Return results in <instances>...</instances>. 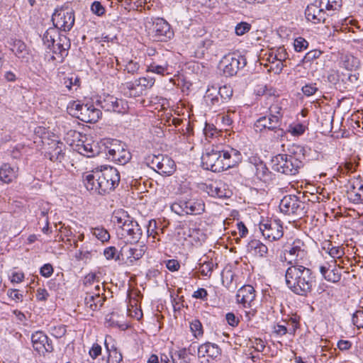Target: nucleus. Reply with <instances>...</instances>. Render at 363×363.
<instances>
[{"label": "nucleus", "instance_id": "1", "mask_svg": "<svg viewBox=\"0 0 363 363\" xmlns=\"http://www.w3.org/2000/svg\"><path fill=\"white\" fill-rule=\"evenodd\" d=\"M242 160L240 152L233 148L220 150L218 147L206 151L201 157L203 169L220 172L232 168Z\"/></svg>", "mask_w": 363, "mask_h": 363}, {"label": "nucleus", "instance_id": "2", "mask_svg": "<svg viewBox=\"0 0 363 363\" xmlns=\"http://www.w3.org/2000/svg\"><path fill=\"white\" fill-rule=\"evenodd\" d=\"M286 284L295 294L308 296L315 282V276L309 268L301 264L291 265L285 274Z\"/></svg>", "mask_w": 363, "mask_h": 363}, {"label": "nucleus", "instance_id": "3", "mask_svg": "<svg viewBox=\"0 0 363 363\" xmlns=\"http://www.w3.org/2000/svg\"><path fill=\"white\" fill-rule=\"evenodd\" d=\"M271 163L272 169L274 171L286 175H296L303 166L301 158L282 154H278L273 157Z\"/></svg>", "mask_w": 363, "mask_h": 363}, {"label": "nucleus", "instance_id": "4", "mask_svg": "<svg viewBox=\"0 0 363 363\" xmlns=\"http://www.w3.org/2000/svg\"><path fill=\"white\" fill-rule=\"evenodd\" d=\"M68 108L72 115L84 123H96L102 115L101 111L92 104L73 101Z\"/></svg>", "mask_w": 363, "mask_h": 363}, {"label": "nucleus", "instance_id": "5", "mask_svg": "<svg viewBox=\"0 0 363 363\" xmlns=\"http://www.w3.org/2000/svg\"><path fill=\"white\" fill-rule=\"evenodd\" d=\"M98 178L99 195H104L115 189L120 182L118 171L111 167H104L103 169H98Z\"/></svg>", "mask_w": 363, "mask_h": 363}, {"label": "nucleus", "instance_id": "6", "mask_svg": "<svg viewBox=\"0 0 363 363\" xmlns=\"http://www.w3.org/2000/svg\"><path fill=\"white\" fill-rule=\"evenodd\" d=\"M281 122L277 116L266 115L259 117L254 123L256 132L263 133L267 131L273 132V138L276 140L281 139L286 134L284 130L281 128Z\"/></svg>", "mask_w": 363, "mask_h": 363}, {"label": "nucleus", "instance_id": "7", "mask_svg": "<svg viewBox=\"0 0 363 363\" xmlns=\"http://www.w3.org/2000/svg\"><path fill=\"white\" fill-rule=\"evenodd\" d=\"M171 209L179 216L201 215L205 211V203L201 199H179L172 204Z\"/></svg>", "mask_w": 363, "mask_h": 363}, {"label": "nucleus", "instance_id": "8", "mask_svg": "<svg viewBox=\"0 0 363 363\" xmlns=\"http://www.w3.org/2000/svg\"><path fill=\"white\" fill-rule=\"evenodd\" d=\"M280 211L295 218H301L307 213L306 204L295 195L285 196L279 203Z\"/></svg>", "mask_w": 363, "mask_h": 363}, {"label": "nucleus", "instance_id": "9", "mask_svg": "<svg viewBox=\"0 0 363 363\" xmlns=\"http://www.w3.org/2000/svg\"><path fill=\"white\" fill-rule=\"evenodd\" d=\"M74 11L67 6L56 9L52 16L54 27L65 32L72 29L74 24Z\"/></svg>", "mask_w": 363, "mask_h": 363}, {"label": "nucleus", "instance_id": "10", "mask_svg": "<svg viewBox=\"0 0 363 363\" xmlns=\"http://www.w3.org/2000/svg\"><path fill=\"white\" fill-rule=\"evenodd\" d=\"M246 65L247 60L245 57L235 53L224 56L220 62V66L226 77L235 75L238 70L243 68Z\"/></svg>", "mask_w": 363, "mask_h": 363}, {"label": "nucleus", "instance_id": "11", "mask_svg": "<svg viewBox=\"0 0 363 363\" xmlns=\"http://www.w3.org/2000/svg\"><path fill=\"white\" fill-rule=\"evenodd\" d=\"M150 30V35L154 40L156 41L165 42L171 39L174 35L170 25L162 18L155 19Z\"/></svg>", "mask_w": 363, "mask_h": 363}, {"label": "nucleus", "instance_id": "12", "mask_svg": "<svg viewBox=\"0 0 363 363\" xmlns=\"http://www.w3.org/2000/svg\"><path fill=\"white\" fill-rule=\"evenodd\" d=\"M259 229L265 239L271 242L279 240L284 235L283 227L277 220H267L261 222Z\"/></svg>", "mask_w": 363, "mask_h": 363}, {"label": "nucleus", "instance_id": "13", "mask_svg": "<svg viewBox=\"0 0 363 363\" xmlns=\"http://www.w3.org/2000/svg\"><path fill=\"white\" fill-rule=\"evenodd\" d=\"M285 259H289V263L294 265L298 263L306 257L307 252L304 249V243L301 240H296L291 245L285 247Z\"/></svg>", "mask_w": 363, "mask_h": 363}, {"label": "nucleus", "instance_id": "14", "mask_svg": "<svg viewBox=\"0 0 363 363\" xmlns=\"http://www.w3.org/2000/svg\"><path fill=\"white\" fill-rule=\"evenodd\" d=\"M122 238L126 239L131 244L138 243L143 235V230L136 220L133 218L118 232Z\"/></svg>", "mask_w": 363, "mask_h": 363}, {"label": "nucleus", "instance_id": "15", "mask_svg": "<svg viewBox=\"0 0 363 363\" xmlns=\"http://www.w3.org/2000/svg\"><path fill=\"white\" fill-rule=\"evenodd\" d=\"M323 7V6L319 0H315L314 3L308 5L305 10L307 20L313 23H324L328 14Z\"/></svg>", "mask_w": 363, "mask_h": 363}, {"label": "nucleus", "instance_id": "16", "mask_svg": "<svg viewBox=\"0 0 363 363\" xmlns=\"http://www.w3.org/2000/svg\"><path fill=\"white\" fill-rule=\"evenodd\" d=\"M33 347L39 354L52 352L53 345L52 341L42 331H36L31 335Z\"/></svg>", "mask_w": 363, "mask_h": 363}, {"label": "nucleus", "instance_id": "17", "mask_svg": "<svg viewBox=\"0 0 363 363\" xmlns=\"http://www.w3.org/2000/svg\"><path fill=\"white\" fill-rule=\"evenodd\" d=\"M155 82L152 77H140L134 82H126L125 87L129 90L130 96H137L143 94L144 90L151 88Z\"/></svg>", "mask_w": 363, "mask_h": 363}, {"label": "nucleus", "instance_id": "18", "mask_svg": "<svg viewBox=\"0 0 363 363\" xmlns=\"http://www.w3.org/2000/svg\"><path fill=\"white\" fill-rule=\"evenodd\" d=\"M124 101L113 95H104L96 100V104L106 111L121 113L125 111Z\"/></svg>", "mask_w": 363, "mask_h": 363}, {"label": "nucleus", "instance_id": "19", "mask_svg": "<svg viewBox=\"0 0 363 363\" xmlns=\"http://www.w3.org/2000/svg\"><path fill=\"white\" fill-rule=\"evenodd\" d=\"M107 155L109 159L122 165L128 162L131 158L130 152L125 149L121 144L118 143V141L111 144V146L108 147Z\"/></svg>", "mask_w": 363, "mask_h": 363}, {"label": "nucleus", "instance_id": "20", "mask_svg": "<svg viewBox=\"0 0 363 363\" xmlns=\"http://www.w3.org/2000/svg\"><path fill=\"white\" fill-rule=\"evenodd\" d=\"M205 191L210 196L220 199L230 198L232 195L231 190L221 180L212 181L209 184H206Z\"/></svg>", "mask_w": 363, "mask_h": 363}, {"label": "nucleus", "instance_id": "21", "mask_svg": "<svg viewBox=\"0 0 363 363\" xmlns=\"http://www.w3.org/2000/svg\"><path fill=\"white\" fill-rule=\"evenodd\" d=\"M135 244L133 247H123L121 250L122 258L123 259V257L125 256L130 263L140 259L146 251V246L145 245Z\"/></svg>", "mask_w": 363, "mask_h": 363}, {"label": "nucleus", "instance_id": "22", "mask_svg": "<svg viewBox=\"0 0 363 363\" xmlns=\"http://www.w3.org/2000/svg\"><path fill=\"white\" fill-rule=\"evenodd\" d=\"M70 48L69 39L63 34H60L54 43V46H51V49L54 54L58 55L61 58V61L68 54V50Z\"/></svg>", "mask_w": 363, "mask_h": 363}, {"label": "nucleus", "instance_id": "23", "mask_svg": "<svg viewBox=\"0 0 363 363\" xmlns=\"http://www.w3.org/2000/svg\"><path fill=\"white\" fill-rule=\"evenodd\" d=\"M255 298V291L251 285H245L237 292L236 300L243 304L244 307L251 306V303Z\"/></svg>", "mask_w": 363, "mask_h": 363}, {"label": "nucleus", "instance_id": "24", "mask_svg": "<svg viewBox=\"0 0 363 363\" xmlns=\"http://www.w3.org/2000/svg\"><path fill=\"white\" fill-rule=\"evenodd\" d=\"M105 299L106 298L101 296L99 293L87 292L84 297V304L89 311H96L101 308Z\"/></svg>", "mask_w": 363, "mask_h": 363}, {"label": "nucleus", "instance_id": "25", "mask_svg": "<svg viewBox=\"0 0 363 363\" xmlns=\"http://www.w3.org/2000/svg\"><path fill=\"white\" fill-rule=\"evenodd\" d=\"M221 354L220 347L214 343L207 342L201 345L198 348L199 357H211L213 359H216Z\"/></svg>", "mask_w": 363, "mask_h": 363}, {"label": "nucleus", "instance_id": "26", "mask_svg": "<svg viewBox=\"0 0 363 363\" xmlns=\"http://www.w3.org/2000/svg\"><path fill=\"white\" fill-rule=\"evenodd\" d=\"M65 145L60 141H55L50 147V150L46 152V157L52 161L61 162L65 158L64 150Z\"/></svg>", "mask_w": 363, "mask_h": 363}, {"label": "nucleus", "instance_id": "27", "mask_svg": "<svg viewBox=\"0 0 363 363\" xmlns=\"http://www.w3.org/2000/svg\"><path fill=\"white\" fill-rule=\"evenodd\" d=\"M18 169L17 167L9 163L4 164L0 168V180L6 184L11 183L17 177Z\"/></svg>", "mask_w": 363, "mask_h": 363}, {"label": "nucleus", "instance_id": "28", "mask_svg": "<svg viewBox=\"0 0 363 363\" xmlns=\"http://www.w3.org/2000/svg\"><path fill=\"white\" fill-rule=\"evenodd\" d=\"M84 184L86 189L94 194H98V184L99 181L98 180V169L92 171L91 173H88L84 175Z\"/></svg>", "mask_w": 363, "mask_h": 363}, {"label": "nucleus", "instance_id": "29", "mask_svg": "<svg viewBox=\"0 0 363 363\" xmlns=\"http://www.w3.org/2000/svg\"><path fill=\"white\" fill-rule=\"evenodd\" d=\"M248 252L260 257H266L268 247L258 240H252L247 245Z\"/></svg>", "mask_w": 363, "mask_h": 363}, {"label": "nucleus", "instance_id": "30", "mask_svg": "<svg viewBox=\"0 0 363 363\" xmlns=\"http://www.w3.org/2000/svg\"><path fill=\"white\" fill-rule=\"evenodd\" d=\"M169 65L168 62L163 60H155L147 66V72H153L160 75L169 74Z\"/></svg>", "mask_w": 363, "mask_h": 363}, {"label": "nucleus", "instance_id": "31", "mask_svg": "<svg viewBox=\"0 0 363 363\" xmlns=\"http://www.w3.org/2000/svg\"><path fill=\"white\" fill-rule=\"evenodd\" d=\"M132 218L127 213V212L119 210L113 212L111 217V222L117 225L118 231L123 227V225L126 224Z\"/></svg>", "mask_w": 363, "mask_h": 363}, {"label": "nucleus", "instance_id": "32", "mask_svg": "<svg viewBox=\"0 0 363 363\" xmlns=\"http://www.w3.org/2000/svg\"><path fill=\"white\" fill-rule=\"evenodd\" d=\"M175 170V163L173 160H172L168 156H164V158H162V162L160 166V169H158L157 172L162 175H171Z\"/></svg>", "mask_w": 363, "mask_h": 363}, {"label": "nucleus", "instance_id": "33", "mask_svg": "<svg viewBox=\"0 0 363 363\" xmlns=\"http://www.w3.org/2000/svg\"><path fill=\"white\" fill-rule=\"evenodd\" d=\"M60 34V31L55 27L49 28L43 36V43L48 49H51V46H54L56 38Z\"/></svg>", "mask_w": 363, "mask_h": 363}, {"label": "nucleus", "instance_id": "34", "mask_svg": "<svg viewBox=\"0 0 363 363\" xmlns=\"http://www.w3.org/2000/svg\"><path fill=\"white\" fill-rule=\"evenodd\" d=\"M77 147L78 152L81 155L87 157H94L96 154L98 153L97 147L96 145H93L92 144H78Z\"/></svg>", "mask_w": 363, "mask_h": 363}, {"label": "nucleus", "instance_id": "35", "mask_svg": "<svg viewBox=\"0 0 363 363\" xmlns=\"http://www.w3.org/2000/svg\"><path fill=\"white\" fill-rule=\"evenodd\" d=\"M11 50L18 58L23 59L28 55L26 44L20 40L14 41L13 48Z\"/></svg>", "mask_w": 363, "mask_h": 363}, {"label": "nucleus", "instance_id": "36", "mask_svg": "<svg viewBox=\"0 0 363 363\" xmlns=\"http://www.w3.org/2000/svg\"><path fill=\"white\" fill-rule=\"evenodd\" d=\"M172 363H189V359L186 349H182L171 353Z\"/></svg>", "mask_w": 363, "mask_h": 363}, {"label": "nucleus", "instance_id": "37", "mask_svg": "<svg viewBox=\"0 0 363 363\" xmlns=\"http://www.w3.org/2000/svg\"><path fill=\"white\" fill-rule=\"evenodd\" d=\"M91 232L93 235L103 242L108 241L110 239L108 232L103 227L91 228Z\"/></svg>", "mask_w": 363, "mask_h": 363}, {"label": "nucleus", "instance_id": "38", "mask_svg": "<svg viewBox=\"0 0 363 363\" xmlns=\"http://www.w3.org/2000/svg\"><path fill=\"white\" fill-rule=\"evenodd\" d=\"M305 150L304 147L293 144L288 148V152L284 154L285 155H291L293 157L301 158V160L304 157Z\"/></svg>", "mask_w": 363, "mask_h": 363}, {"label": "nucleus", "instance_id": "39", "mask_svg": "<svg viewBox=\"0 0 363 363\" xmlns=\"http://www.w3.org/2000/svg\"><path fill=\"white\" fill-rule=\"evenodd\" d=\"M256 177L260 180H266L269 176V172L267 166L263 162H259L255 165Z\"/></svg>", "mask_w": 363, "mask_h": 363}, {"label": "nucleus", "instance_id": "40", "mask_svg": "<svg viewBox=\"0 0 363 363\" xmlns=\"http://www.w3.org/2000/svg\"><path fill=\"white\" fill-rule=\"evenodd\" d=\"M328 11H339L342 7V0H319Z\"/></svg>", "mask_w": 363, "mask_h": 363}, {"label": "nucleus", "instance_id": "41", "mask_svg": "<svg viewBox=\"0 0 363 363\" xmlns=\"http://www.w3.org/2000/svg\"><path fill=\"white\" fill-rule=\"evenodd\" d=\"M105 346L109 352V359L112 361V363H120L123 359L122 354L118 351L117 349H109L108 343L107 342V337L105 340Z\"/></svg>", "mask_w": 363, "mask_h": 363}, {"label": "nucleus", "instance_id": "42", "mask_svg": "<svg viewBox=\"0 0 363 363\" xmlns=\"http://www.w3.org/2000/svg\"><path fill=\"white\" fill-rule=\"evenodd\" d=\"M214 264L211 261H204L201 264L199 271L203 276L211 277Z\"/></svg>", "mask_w": 363, "mask_h": 363}, {"label": "nucleus", "instance_id": "43", "mask_svg": "<svg viewBox=\"0 0 363 363\" xmlns=\"http://www.w3.org/2000/svg\"><path fill=\"white\" fill-rule=\"evenodd\" d=\"M233 89L229 85L220 86L218 91V94L223 100H228L233 96Z\"/></svg>", "mask_w": 363, "mask_h": 363}, {"label": "nucleus", "instance_id": "44", "mask_svg": "<svg viewBox=\"0 0 363 363\" xmlns=\"http://www.w3.org/2000/svg\"><path fill=\"white\" fill-rule=\"evenodd\" d=\"M117 250L115 247H106L104 251V255L107 259H115L120 260L121 259V252L116 255Z\"/></svg>", "mask_w": 363, "mask_h": 363}, {"label": "nucleus", "instance_id": "45", "mask_svg": "<svg viewBox=\"0 0 363 363\" xmlns=\"http://www.w3.org/2000/svg\"><path fill=\"white\" fill-rule=\"evenodd\" d=\"M327 281L333 282V283H337L341 279V274L338 271V269L334 268L333 269H329L328 274H325V278Z\"/></svg>", "mask_w": 363, "mask_h": 363}, {"label": "nucleus", "instance_id": "46", "mask_svg": "<svg viewBox=\"0 0 363 363\" xmlns=\"http://www.w3.org/2000/svg\"><path fill=\"white\" fill-rule=\"evenodd\" d=\"M64 84L69 90H71L73 86H75V90H77L80 86V78L77 76H72L65 79Z\"/></svg>", "mask_w": 363, "mask_h": 363}, {"label": "nucleus", "instance_id": "47", "mask_svg": "<svg viewBox=\"0 0 363 363\" xmlns=\"http://www.w3.org/2000/svg\"><path fill=\"white\" fill-rule=\"evenodd\" d=\"M190 328L196 337L203 335L202 325L199 320L195 319L192 320L190 323Z\"/></svg>", "mask_w": 363, "mask_h": 363}, {"label": "nucleus", "instance_id": "48", "mask_svg": "<svg viewBox=\"0 0 363 363\" xmlns=\"http://www.w3.org/2000/svg\"><path fill=\"white\" fill-rule=\"evenodd\" d=\"M288 58V53L286 49L283 47H279L276 52L274 59L281 62V69L284 67L283 61Z\"/></svg>", "mask_w": 363, "mask_h": 363}, {"label": "nucleus", "instance_id": "49", "mask_svg": "<svg viewBox=\"0 0 363 363\" xmlns=\"http://www.w3.org/2000/svg\"><path fill=\"white\" fill-rule=\"evenodd\" d=\"M50 331H51L52 335H53L56 338H60L66 334L67 330H66L65 325H60L51 327Z\"/></svg>", "mask_w": 363, "mask_h": 363}, {"label": "nucleus", "instance_id": "50", "mask_svg": "<svg viewBox=\"0 0 363 363\" xmlns=\"http://www.w3.org/2000/svg\"><path fill=\"white\" fill-rule=\"evenodd\" d=\"M140 69V65L138 62L130 60H129L125 66V70L131 74H135L138 72Z\"/></svg>", "mask_w": 363, "mask_h": 363}, {"label": "nucleus", "instance_id": "51", "mask_svg": "<svg viewBox=\"0 0 363 363\" xmlns=\"http://www.w3.org/2000/svg\"><path fill=\"white\" fill-rule=\"evenodd\" d=\"M352 323L357 328H363V311H357L352 315Z\"/></svg>", "mask_w": 363, "mask_h": 363}, {"label": "nucleus", "instance_id": "52", "mask_svg": "<svg viewBox=\"0 0 363 363\" xmlns=\"http://www.w3.org/2000/svg\"><path fill=\"white\" fill-rule=\"evenodd\" d=\"M294 46L296 52H301L308 48V43L304 38L299 37L294 40Z\"/></svg>", "mask_w": 363, "mask_h": 363}, {"label": "nucleus", "instance_id": "53", "mask_svg": "<svg viewBox=\"0 0 363 363\" xmlns=\"http://www.w3.org/2000/svg\"><path fill=\"white\" fill-rule=\"evenodd\" d=\"M251 28V25L247 22H241L235 26V33L238 35H242L247 33Z\"/></svg>", "mask_w": 363, "mask_h": 363}, {"label": "nucleus", "instance_id": "54", "mask_svg": "<svg viewBox=\"0 0 363 363\" xmlns=\"http://www.w3.org/2000/svg\"><path fill=\"white\" fill-rule=\"evenodd\" d=\"M91 10L98 16H101L105 13V8L102 6L101 2L97 1H95L92 3L91 6Z\"/></svg>", "mask_w": 363, "mask_h": 363}, {"label": "nucleus", "instance_id": "55", "mask_svg": "<svg viewBox=\"0 0 363 363\" xmlns=\"http://www.w3.org/2000/svg\"><path fill=\"white\" fill-rule=\"evenodd\" d=\"M351 199L357 203H363V185H361L357 192L350 193Z\"/></svg>", "mask_w": 363, "mask_h": 363}, {"label": "nucleus", "instance_id": "56", "mask_svg": "<svg viewBox=\"0 0 363 363\" xmlns=\"http://www.w3.org/2000/svg\"><path fill=\"white\" fill-rule=\"evenodd\" d=\"M343 78L342 80L345 83H348V84H354L357 83L359 79V73H347L342 74Z\"/></svg>", "mask_w": 363, "mask_h": 363}, {"label": "nucleus", "instance_id": "57", "mask_svg": "<svg viewBox=\"0 0 363 363\" xmlns=\"http://www.w3.org/2000/svg\"><path fill=\"white\" fill-rule=\"evenodd\" d=\"M7 296L13 301L16 302L22 301L23 296L19 292L18 289H10L7 291Z\"/></svg>", "mask_w": 363, "mask_h": 363}, {"label": "nucleus", "instance_id": "58", "mask_svg": "<svg viewBox=\"0 0 363 363\" xmlns=\"http://www.w3.org/2000/svg\"><path fill=\"white\" fill-rule=\"evenodd\" d=\"M322 54L321 51L318 50H311L306 54L303 59V62H311L317 58H318Z\"/></svg>", "mask_w": 363, "mask_h": 363}, {"label": "nucleus", "instance_id": "59", "mask_svg": "<svg viewBox=\"0 0 363 363\" xmlns=\"http://www.w3.org/2000/svg\"><path fill=\"white\" fill-rule=\"evenodd\" d=\"M225 320L228 324L232 327H236L240 323V319L233 312H229L225 315Z\"/></svg>", "mask_w": 363, "mask_h": 363}, {"label": "nucleus", "instance_id": "60", "mask_svg": "<svg viewBox=\"0 0 363 363\" xmlns=\"http://www.w3.org/2000/svg\"><path fill=\"white\" fill-rule=\"evenodd\" d=\"M301 90L304 95L310 96L315 94V92L318 91V88L315 84H307L302 87Z\"/></svg>", "mask_w": 363, "mask_h": 363}, {"label": "nucleus", "instance_id": "61", "mask_svg": "<svg viewBox=\"0 0 363 363\" xmlns=\"http://www.w3.org/2000/svg\"><path fill=\"white\" fill-rule=\"evenodd\" d=\"M269 115L277 116L279 118V121L281 123L282 113H281V108L278 105H272L269 108Z\"/></svg>", "mask_w": 363, "mask_h": 363}, {"label": "nucleus", "instance_id": "62", "mask_svg": "<svg viewBox=\"0 0 363 363\" xmlns=\"http://www.w3.org/2000/svg\"><path fill=\"white\" fill-rule=\"evenodd\" d=\"M208 292L206 289L203 288H199L196 291L194 292L192 294V297L197 299H201L203 301H206L208 298Z\"/></svg>", "mask_w": 363, "mask_h": 363}, {"label": "nucleus", "instance_id": "63", "mask_svg": "<svg viewBox=\"0 0 363 363\" xmlns=\"http://www.w3.org/2000/svg\"><path fill=\"white\" fill-rule=\"evenodd\" d=\"M40 274L46 278L50 277L53 273V267L50 264H45L40 270Z\"/></svg>", "mask_w": 363, "mask_h": 363}, {"label": "nucleus", "instance_id": "64", "mask_svg": "<svg viewBox=\"0 0 363 363\" xmlns=\"http://www.w3.org/2000/svg\"><path fill=\"white\" fill-rule=\"evenodd\" d=\"M166 267L171 272H177L180 268V264L176 259H169L166 262Z\"/></svg>", "mask_w": 363, "mask_h": 363}]
</instances>
